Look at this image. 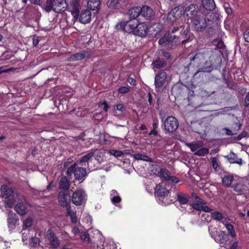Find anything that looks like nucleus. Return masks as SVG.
<instances>
[{
  "mask_svg": "<svg viewBox=\"0 0 249 249\" xmlns=\"http://www.w3.org/2000/svg\"><path fill=\"white\" fill-rule=\"evenodd\" d=\"M187 19L191 22L196 31H202L206 27V19L197 10L195 5L191 4L186 7Z\"/></svg>",
  "mask_w": 249,
  "mask_h": 249,
  "instance_id": "f257e3e1",
  "label": "nucleus"
},
{
  "mask_svg": "<svg viewBox=\"0 0 249 249\" xmlns=\"http://www.w3.org/2000/svg\"><path fill=\"white\" fill-rule=\"evenodd\" d=\"M0 192V196L3 199L4 203L7 207L12 208L16 202L21 200L17 190L7 185H2Z\"/></svg>",
  "mask_w": 249,
  "mask_h": 249,
  "instance_id": "f03ea898",
  "label": "nucleus"
},
{
  "mask_svg": "<svg viewBox=\"0 0 249 249\" xmlns=\"http://www.w3.org/2000/svg\"><path fill=\"white\" fill-rule=\"evenodd\" d=\"M44 9L48 12L53 10L55 13H61L68 9L65 0H46Z\"/></svg>",
  "mask_w": 249,
  "mask_h": 249,
  "instance_id": "7ed1b4c3",
  "label": "nucleus"
},
{
  "mask_svg": "<svg viewBox=\"0 0 249 249\" xmlns=\"http://www.w3.org/2000/svg\"><path fill=\"white\" fill-rule=\"evenodd\" d=\"M185 144L190 148L195 155L197 156H204L209 153V149L203 146V144L202 142H186Z\"/></svg>",
  "mask_w": 249,
  "mask_h": 249,
  "instance_id": "20e7f679",
  "label": "nucleus"
},
{
  "mask_svg": "<svg viewBox=\"0 0 249 249\" xmlns=\"http://www.w3.org/2000/svg\"><path fill=\"white\" fill-rule=\"evenodd\" d=\"M67 175L71 176L74 175L75 178L77 180H80L85 178L87 175L86 168L83 167L77 166L76 163H74L67 171Z\"/></svg>",
  "mask_w": 249,
  "mask_h": 249,
  "instance_id": "39448f33",
  "label": "nucleus"
},
{
  "mask_svg": "<svg viewBox=\"0 0 249 249\" xmlns=\"http://www.w3.org/2000/svg\"><path fill=\"white\" fill-rule=\"evenodd\" d=\"M169 191L167 190L163 183L158 184L155 188V195L157 198V201L161 205H166L168 202L164 201L165 197L168 196Z\"/></svg>",
  "mask_w": 249,
  "mask_h": 249,
  "instance_id": "423d86ee",
  "label": "nucleus"
},
{
  "mask_svg": "<svg viewBox=\"0 0 249 249\" xmlns=\"http://www.w3.org/2000/svg\"><path fill=\"white\" fill-rule=\"evenodd\" d=\"M139 21L137 19H130L127 21L121 22L116 26L117 30H123L125 32L134 34Z\"/></svg>",
  "mask_w": 249,
  "mask_h": 249,
  "instance_id": "0eeeda50",
  "label": "nucleus"
},
{
  "mask_svg": "<svg viewBox=\"0 0 249 249\" xmlns=\"http://www.w3.org/2000/svg\"><path fill=\"white\" fill-rule=\"evenodd\" d=\"M186 7L184 9L181 6H178L172 9L169 13L167 20L170 22H174L180 18L182 15L186 17Z\"/></svg>",
  "mask_w": 249,
  "mask_h": 249,
  "instance_id": "6e6552de",
  "label": "nucleus"
},
{
  "mask_svg": "<svg viewBox=\"0 0 249 249\" xmlns=\"http://www.w3.org/2000/svg\"><path fill=\"white\" fill-rule=\"evenodd\" d=\"M87 199V195L83 189H78L75 191L71 196L72 203L76 205L80 206L85 204Z\"/></svg>",
  "mask_w": 249,
  "mask_h": 249,
  "instance_id": "1a4fd4ad",
  "label": "nucleus"
},
{
  "mask_svg": "<svg viewBox=\"0 0 249 249\" xmlns=\"http://www.w3.org/2000/svg\"><path fill=\"white\" fill-rule=\"evenodd\" d=\"M164 130L167 132H173L178 126V120L173 116L168 117L164 121Z\"/></svg>",
  "mask_w": 249,
  "mask_h": 249,
  "instance_id": "9d476101",
  "label": "nucleus"
},
{
  "mask_svg": "<svg viewBox=\"0 0 249 249\" xmlns=\"http://www.w3.org/2000/svg\"><path fill=\"white\" fill-rule=\"evenodd\" d=\"M209 231L214 240L220 244L224 245L228 240V235L224 231H220L217 234L215 235V232H217V231H213L212 229L209 227Z\"/></svg>",
  "mask_w": 249,
  "mask_h": 249,
  "instance_id": "9b49d317",
  "label": "nucleus"
},
{
  "mask_svg": "<svg viewBox=\"0 0 249 249\" xmlns=\"http://www.w3.org/2000/svg\"><path fill=\"white\" fill-rule=\"evenodd\" d=\"M46 238L49 242V245L50 248L55 249L59 246L60 241L59 239L51 229L47 231Z\"/></svg>",
  "mask_w": 249,
  "mask_h": 249,
  "instance_id": "f8f14e48",
  "label": "nucleus"
},
{
  "mask_svg": "<svg viewBox=\"0 0 249 249\" xmlns=\"http://www.w3.org/2000/svg\"><path fill=\"white\" fill-rule=\"evenodd\" d=\"M160 177L166 181H171L172 183H177L179 179L175 176H171L170 172L165 169L162 168L159 173Z\"/></svg>",
  "mask_w": 249,
  "mask_h": 249,
  "instance_id": "ddd939ff",
  "label": "nucleus"
},
{
  "mask_svg": "<svg viewBox=\"0 0 249 249\" xmlns=\"http://www.w3.org/2000/svg\"><path fill=\"white\" fill-rule=\"evenodd\" d=\"M167 74L165 72H161L157 74L155 78V85L156 89L161 88L167 83Z\"/></svg>",
  "mask_w": 249,
  "mask_h": 249,
  "instance_id": "4468645a",
  "label": "nucleus"
},
{
  "mask_svg": "<svg viewBox=\"0 0 249 249\" xmlns=\"http://www.w3.org/2000/svg\"><path fill=\"white\" fill-rule=\"evenodd\" d=\"M148 29L146 24L144 22H139L134 35L142 37H144L147 34Z\"/></svg>",
  "mask_w": 249,
  "mask_h": 249,
  "instance_id": "2eb2a0df",
  "label": "nucleus"
},
{
  "mask_svg": "<svg viewBox=\"0 0 249 249\" xmlns=\"http://www.w3.org/2000/svg\"><path fill=\"white\" fill-rule=\"evenodd\" d=\"M80 8V0H72L70 6L69 7V10L70 12H71V14L75 18H78V14Z\"/></svg>",
  "mask_w": 249,
  "mask_h": 249,
  "instance_id": "dca6fc26",
  "label": "nucleus"
},
{
  "mask_svg": "<svg viewBox=\"0 0 249 249\" xmlns=\"http://www.w3.org/2000/svg\"><path fill=\"white\" fill-rule=\"evenodd\" d=\"M141 15L145 19L150 20L154 18L155 13L152 8L145 5L141 7Z\"/></svg>",
  "mask_w": 249,
  "mask_h": 249,
  "instance_id": "f3484780",
  "label": "nucleus"
},
{
  "mask_svg": "<svg viewBox=\"0 0 249 249\" xmlns=\"http://www.w3.org/2000/svg\"><path fill=\"white\" fill-rule=\"evenodd\" d=\"M68 194L64 191H60L58 194V199L59 205L62 207L70 206L68 202Z\"/></svg>",
  "mask_w": 249,
  "mask_h": 249,
  "instance_id": "a211bd4d",
  "label": "nucleus"
},
{
  "mask_svg": "<svg viewBox=\"0 0 249 249\" xmlns=\"http://www.w3.org/2000/svg\"><path fill=\"white\" fill-rule=\"evenodd\" d=\"M91 14L89 10H86L83 11L79 16V20L81 23L87 24L89 23L91 20Z\"/></svg>",
  "mask_w": 249,
  "mask_h": 249,
  "instance_id": "6ab92c4d",
  "label": "nucleus"
},
{
  "mask_svg": "<svg viewBox=\"0 0 249 249\" xmlns=\"http://www.w3.org/2000/svg\"><path fill=\"white\" fill-rule=\"evenodd\" d=\"M17 221L18 219L14 213H10L8 214V217L7 218V225L10 231L15 228Z\"/></svg>",
  "mask_w": 249,
  "mask_h": 249,
  "instance_id": "aec40b11",
  "label": "nucleus"
},
{
  "mask_svg": "<svg viewBox=\"0 0 249 249\" xmlns=\"http://www.w3.org/2000/svg\"><path fill=\"white\" fill-rule=\"evenodd\" d=\"M141 7H135L130 9L128 13V16L131 19H136V18L141 15Z\"/></svg>",
  "mask_w": 249,
  "mask_h": 249,
  "instance_id": "412c9836",
  "label": "nucleus"
},
{
  "mask_svg": "<svg viewBox=\"0 0 249 249\" xmlns=\"http://www.w3.org/2000/svg\"><path fill=\"white\" fill-rule=\"evenodd\" d=\"M110 199L112 203L116 206H119V204L121 201V198L118 192L114 190L110 191Z\"/></svg>",
  "mask_w": 249,
  "mask_h": 249,
  "instance_id": "4be33fe9",
  "label": "nucleus"
},
{
  "mask_svg": "<svg viewBox=\"0 0 249 249\" xmlns=\"http://www.w3.org/2000/svg\"><path fill=\"white\" fill-rule=\"evenodd\" d=\"M234 180V176L232 174H227L222 178V182L224 186L229 187L231 186Z\"/></svg>",
  "mask_w": 249,
  "mask_h": 249,
  "instance_id": "5701e85b",
  "label": "nucleus"
},
{
  "mask_svg": "<svg viewBox=\"0 0 249 249\" xmlns=\"http://www.w3.org/2000/svg\"><path fill=\"white\" fill-rule=\"evenodd\" d=\"M176 38V36H171L169 33L166 34L162 38H160L158 41L160 45H168L172 42Z\"/></svg>",
  "mask_w": 249,
  "mask_h": 249,
  "instance_id": "b1692460",
  "label": "nucleus"
},
{
  "mask_svg": "<svg viewBox=\"0 0 249 249\" xmlns=\"http://www.w3.org/2000/svg\"><path fill=\"white\" fill-rule=\"evenodd\" d=\"M59 187L61 191H64L65 192H67L69 189V181L66 177H63L61 178L59 183Z\"/></svg>",
  "mask_w": 249,
  "mask_h": 249,
  "instance_id": "393cba45",
  "label": "nucleus"
},
{
  "mask_svg": "<svg viewBox=\"0 0 249 249\" xmlns=\"http://www.w3.org/2000/svg\"><path fill=\"white\" fill-rule=\"evenodd\" d=\"M228 160L232 163H237L241 165L243 160L241 158H238L237 156L233 152H231L227 156Z\"/></svg>",
  "mask_w": 249,
  "mask_h": 249,
  "instance_id": "a878e982",
  "label": "nucleus"
},
{
  "mask_svg": "<svg viewBox=\"0 0 249 249\" xmlns=\"http://www.w3.org/2000/svg\"><path fill=\"white\" fill-rule=\"evenodd\" d=\"M89 55V54L87 52L78 53L71 56L69 58L68 60L70 61H78L84 58L86 56H88Z\"/></svg>",
  "mask_w": 249,
  "mask_h": 249,
  "instance_id": "bb28decb",
  "label": "nucleus"
},
{
  "mask_svg": "<svg viewBox=\"0 0 249 249\" xmlns=\"http://www.w3.org/2000/svg\"><path fill=\"white\" fill-rule=\"evenodd\" d=\"M124 4V0H109L107 6L110 8H119Z\"/></svg>",
  "mask_w": 249,
  "mask_h": 249,
  "instance_id": "cd10ccee",
  "label": "nucleus"
},
{
  "mask_svg": "<svg viewBox=\"0 0 249 249\" xmlns=\"http://www.w3.org/2000/svg\"><path fill=\"white\" fill-rule=\"evenodd\" d=\"M202 5L205 9L208 11L213 10L215 7L214 0H202Z\"/></svg>",
  "mask_w": 249,
  "mask_h": 249,
  "instance_id": "c85d7f7f",
  "label": "nucleus"
},
{
  "mask_svg": "<svg viewBox=\"0 0 249 249\" xmlns=\"http://www.w3.org/2000/svg\"><path fill=\"white\" fill-rule=\"evenodd\" d=\"M190 198V196L186 194L178 193L177 195V200L182 205L187 204Z\"/></svg>",
  "mask_w": 249,
  "mask_h": 249,
  "instance_id": "c756f323",
  "label": "nucleus"
},
{
  "mask_svg": "<svg viewBox=\"0 0 249 249\" xmlns=\"http://www.w3.org/2000/svg\"><path fill=\"white\" fill-rule=\"evenodd\" d=\"M15 210L21 215L25 214L27 212L26 206L22 202L18 203L15 207Z\"/></svg>",
  "mask_w": 249,
  "mask_h": 249,
  "instance_id": "7c9ffc66",
  "label": "nucleus"
},
{
  "mask_svg": "<svg viewBox=\"0 0 249 249\" xmlns=\"http://www.w3.org/2000/svg\"><path fill=\"white\" fill-rule=\"evenodd\" d=\"M66 211L67 214L70 217L72 223L75 224L78 222V218L76 215V212L71 210V206H67Z\"/></svg>",
  "mask_w": 249,
  "mask_h": 249,
  "instance_id": "2f4dec72",
  "label": "nucleus"
},
{
  "mask_svg": "<svg viewBox=\"0 0 249 249\" xmlns=\"http://www.w3.org/2000/svg\"><path fill=\"white\" fill-rule=\"evenodd\" d=\"M100 5V0H89L88 1V8L91 11L98 9Z\"/></svg>",
  "mask_w": 249,
  "mask_h": 249,
  "instance_id": "473e14b6",
  "label": "nucleus"
},
{
  "mask_svg": "<svg viewBox=\"0 0 249 249\" xmlns=\"http://www.w3.org/2000/svg\"><path fill=\"white\" fill-rule=\"evenodd\" d=\"M31 249H37L40 246V239L36 237H32L30 241Z\"/></svg>",
  "mask_w": 249,
  "mask_h": 249,
  "instance_id": "72a5a7b5",
  "label": "nucleus"
},
{
  "mask_svg": "<svg viewBox=\"0 0 249 249\" xmlns=\"http://www.w3.org/2000/svg\"><path fill=\"white\" fill-rule=\"evenodd\" d=\"M133 157L137 160H142L145 161L152 162V160L147 156L140 153L134 154Z\"/></svg>",
  "mask_w": 249,
  "mask_h": 249,
  "instance_id": "f704fd0d",
  "label": "nucleus"
},
{
  "mask_svg": "<svg viewBox=\"0 0 249 249\" xmlns=\"http://www.w3.org/2000/svg\"><path fill=\"white\" fill-rule=\"evenodd\" d=\"M94 155V153L90 152L84 155L79 161V164L82 166H84L86 162L90 160Z\"/></svg>",
  "mask_w": 249,
  "mask_h": 249,
  "instance_id": "c9c22d12",
  "label": "nucleus"
},
{
  "mask_svg": "<svg viewBox=\"0 0 249 249\" xmlns=\"http://www.w3.org/2000/svg\"><path fill=\"white\" fill-rule=\"evenodd\" d=\"M92 229H90L88 230V232L82 231L80 234V238L82 240L86 242H89L90 238L89 233L92 231Z\"/></svg>",
  "mask_w": 249,
  "mask_h": 249,
  "instance_id": "e433bc0d",
  "label": "nucleus"
},
{
  "mask_svg": "<svg viewBox=\"0 0 249 249\" xmlns=\"http://www.w3.org/2000/svg\"><path fill=\"white\" fill-rule=\"evenodd\" d=\"M222 222L224 224L225 227L227 229L231 236L233 238L235 237L236 236V234L234 230L233 226L231 224H230L229 223H224V222L223 221Z\"/></svg>",
  "mask_w": 249,
  "mask_h": 249,
  "instance_id": "4c0bfd02",
  "label": "nucleus"
},
{
  "mask_svg": "<svg viewBox=\"0 0 249 249\" xmlns=\"http://www.w3.org/2000/svg\"><path fill=\"white\" fill-rule=\"evenodd\" d=\"M103 249H117L115 243L112 240H108L103 245Z\"/></svg>",
  "mask_w": 249,
  "mask_h": 249,
  "instance_id": "58836bf2",
  "label": "nucleus"
},
{
  "mask_svg": "<svg viewBox=\"0 0 249 249\" xmlns=\"http://www.w3.org/2000/svg\"><path fill=\"white\" fill-rule=\"evenodd\" d=\"M152 65L154 71H156V70L163 67L165 65V63L163 60L159 59L154 61Z\"/></svg>",
  "mask_w": 249,
  "mask_h": 249,
  "instance_id": "ea45409f",
  "label": "nucleus"
},
{
  "mask_svg": "<svg viewBox=\"0 0 249 249\" xmlns=\"http://www.w3.org/2000/svg\"><path fill=\"white\" fill-rule=\"evenodd\" d=\"M205 204H206V202L204 200L201 203H193L191 204V206L193 209L197 211H202L203 205Z\"/></svg>",
  "mask_w": 249,
  "mask_h": 249,
  "instance_id": "a19ab883",
  "label": "nucleus"
},
{
  "mask_svg": "<svg viewBox=\"0 0 249 249\" xmlns=\"http://www.w3.org/2000/svg\"><path fill=\"white\" fill-rule=\"evenodd\" d=\"M233 188L238 193L241 194L244 190V185L242 183H237L233 186Z\"/></svg>",
  "mask_w": 249,
  "mask_h": 249,
  "instance_id": "79ce46f5",
  "label": "nucleus"
},
{
  "mask_svg": "<svg viewBox=\"0 0 249 249\" xmlns=\"http://www.w3.org/2000/svg\"><path fill=\"white\" fill-rule=\"evenodd\" d=\"M30 230L28 229L23 228L21 231V233L22 236V241L24 242L27 241L28 238V234H29Z\"/></svg>",
  "mask_w": 249,
  "mask_h": 249,
  "instance_id": "37998d69",
  "label": "nucleus"
},
{
  "mask_svg": "<svg viewBox=\"0 0 249 249\" xmlns=\"http://www.w3.org/2000/svg\"><path fill=\"white\" fill-rule=\"evenodd\" d=\"M104 152L103 150H99L95 156V159L98 162H101L103 160Z\"/></svg>",
  "mask_w": 249,
  "mask_h": 249,
  "instance_id": "c03bdc74",
  "label": "nucleus"
},
{
  "mask_svg": "<svg viewBox=\"0 0 249 249\" xmlns=\"http://www.w3.org/2000/svg\"><path fill=\"white\" fill-rule=\"evenodd\" d=\"M212 217L213 219L219 221H221L223 219L222 213L218 212L212 213Z\"/></svg>",
  "mask_w": 249,
  "mask_h": 249,
  "instance_id": "a18cd8bd",
  "label": "nucleus"
},
{
  "mask_svg": "<svg viewBox=\"0 0 249 249\" xmlns=\"http://www.w3.org/2000/svg\"><path fill=\"white\" fill-rule=\"evenodd\" d=\"M32 224H33L32 218L31 217H28L23 221V228L28 229V228H29L32 226Z\"/></svg>",
  "mask_w": 249,
  "mask_h": 249,
  "instance_id": "49530a36",
  "label": "nucleus"
},
{
  "mask_svg": "<svg viewBox=\"0 0 249 249\" xmlns=\"http://www.w3.org/2000/svg\"><path fill=\"white\" fill-rule=\"evenodd\" d=\"M109 153L110 155H113L115 157H121L123 154V152L121 151L113 150V149L109 150Z\"/></svg>",
  "mask_w": 249,
  "mask_h": 249,
  "instance_id": "de8ad7c7",
  "label": "nucleus"
},
{
  "mask_svg": "<svg viewBox=\"0 0 249 249\" xmlns=\"http://www.w3.org/2000/svg\"><path fill=\"white\" fill-rule=\"evenodd\" d=\"M11 243L7 241L2 240L0 242V249H6L10 247Z\"/></svg>",
  "mask_w": 249,
  "mask_h": 249,
  "instance_id": "09e8293b",
  "label": "nucleus"
},
{
  "mask_svg": "<svg viewBox=\"0 0 249 249\" xmlns=\"http://www.w3.org/2000/svg\"><path fill=\"white\" fill-rule=\"evenodd\" d=\"M129 87H122L118 89V91L121 93H126L129 91Z\"/></svg>",
  "mask_w": 249,
  "mask_h": 249,
  "instance_id": "8fccbe9b",
  "label": "nucleus"
},
{
  "mask_svg": "<svg viewBox=\"0 0 249 249\" xmlns=\"http://www.w3.org/2000/svg\"><path fill=\"white\" fill-rule=\"evenodd\" d=\"M192 198L194 199L196 203H201L202 201H204L195 193L192 194Z\"/></svg>",
  "mask_w": 249,
  "mask_h": 249,
  "instance_id": "3c124183",
  "label": "nucleus"
},
{
  "mask_svg": "<svg viewBox=\"0 0 249 249\" xmlns=\"http://www.w3.org/2000/svg\"><path fill=\"white\" fill-rule=\"evenodd\" d=\"M211 161L213 168L215 169H216L218 167V162L217 159L215 157L212 158Z\"/></svg>",
  "mask_w": 249,
  "mask_h": 249,
  "instance_id": "603ef678",
  "label": "nucleus"
},
{
  "mask_svg": "<svg viewBox=\"0 0 249 249\" xmlns=\"http://www.w3.org/2000/svg\"><path fill=\"white\" fill-rule=\"evenodd\" d=\"M224 8L226 12L228 14L230 15L232 14V11L231 7L229 6L228 4H224Z\"/></svg>",
  "mask_w": 249,
  "mask_h": 249,
  "instance_id": "864d4df0",
  "label": "nucleus"
},
{
  "mask_svg": "<svg viewBox=\"0 0 249 249\" xmlns=\"http://www.w3.org/2000/svg\"><path fill=\"white\" fill-rule=\"evenodd\" d=\"M101 105H104V108H103V110L107 112L108 110V109L109 108V106L107 105V104L106 101H104L103 102L100 103L99 106H101Z\"/></svg>",
  "mask_w": 249,
  "mask_h": 249,
  "instance_id": "5fc2aeb1",
  "label": "nucleus"
},
{
  "mask_svg": "<svg viewBox=\"0 0 249 249\" xmlns=\"http://www.w3.org/2000/svg\"><path fill=\"white\" fill-rule=\"evenodd\" d=\"M201 222L202 223L204 222L205 221L208 222V218H209V215L208 214H203L201 215Z\"/></svg>",
  "mask_w": 249,
  "mask_h": 249,
  "instance_id": "6e6d98bb",
  "label": "nucleus"
},
{
  "mask_svg": "<svg viewBox=\"0 0 249 249\" xmlns=\"http://www.w3.org/2000/svg\"><path fill=\"white\" fill-rule=\"evenodd\" d=\"M225 82L228 87L231 89H233L234 88V85L228 79H225Z\"/></svg>",
  "mask_w": 249,
  "mask_h": 249,
  "instance_id": "4d7b16f0",
  "label": "nucleus"
},
{
  "mask_svg": "<svg viewBox=\"0 0 249 249\" xmlns=\"http://www.w3.org/2000/svg\"><path fill=\"white\" fill-rule=\"evenodd\" d=\"M212 211V209H211L208 206L203 205V208H202V211L206 212V213H210Z\"/></svg>",
  "mask_w": 249,
  "mask_h": 249,
  "instance_id": "13d9d810",
  "label": "nucleus"
},
{
  "mask_svg": "<svg viewBox=\"0 0 249 249\" xmlns=\"http://www.w3.org/2000/svg\"><path fill=\"white\" fill-rule=\"evenodd\" d=\"M116 108L117 110L122 112L124 111L125 109L124 105L122 104H119L116 105Z\"/></svg>",
  "mask_w": 249,
  "mask_h": 249,
  "instance_id": "bf43d9fd",
  "label": "nucleus"
},
{
  "mask_svg": "<svg viewBox=\"0 0 249 249\" xmlns=\"http://www.w3.org/2000/svg\"><path fill=\"white\" fill-rule=\"evenodd\" d=\"M244 37L246 41L249 42V29L247 30L244 34Z\"/></svg>",
  "mask_w": 249,
  "mask_h": 249,
  "instance_id": "052dcab7",
  "label": "nucleus"
},
{
  "mask_svg": "<svg viewBox=\"0 0 249 249\" xmlns=\"http://www.w3.org/2000/svg\"><path fill=\"white\" fill-rule=\"evenodd\" d=\"M245 105L246 107L249 105V92L246 96L245 100Z\"/></svg>",
  "mask_w": 249,
  "mask_h": 249,
  "instance_id": "680f3d73",
  "label": "nucleus"
},
{
  "mask_svg": "<svg viewBox=\"0 0 249 249\" xmlns=\"http://www.w3.org/2000/svg\"><path fill=\"white\" fill-rule=\"evenodd\" d=\"M225 133L227 135H233L235 133L233 132L230 129H229L228 128H225Z\"/></svg>",
  "mask_w": 249,
  "mask_h": 249,
  "instance_id": "e2e57ef3",
  "label": "nucleus"
},
{
  "mask_svg": "<svg viewBox=\"0 0 249 249\" xmlns=\"http://www.w3.org/2000/svg\"><path fill=\"white\" fill-rule=\"evenodd\" d=\"M128 82L131 85L134 86L136 84V80L133 78H129L128 79Z\"/></svg>",
  "mask_w": 249,
  "mask_h": 249,
  "instance_id": "0e129e2a",
  "label": "nucleus"
},
{
  "mask_svg": "<svg viewBox=\"0 0 249 249\" xmlns=\"http://www.w3.org/2000/svg\"><path fill=\"white\" fill-rule=\"evenodd\" d=\"M72 232L74 234L76 235L80 232L79 229L77 227H74L72 230Z\"/></svg>",
  "mask_w": 249,
  "mask_h": 249,
  "instance_id": "69168bd1",
  "label": "nucleus"
},
{
  "mask_svg": "<svg viewBox=\"0 0 249 249\" xmlns=\"http://www.w3.org/2000/svg\"><path fill=\"white\" fill-rule=\"evenodd\" d=\"M240 137L243 139V138L247 137L248 135V133L246 132L245 131H242L240 134Z\"/></svg>",
  "mask_w": 249,
  "mask_h": 249,
  "instance_id": "338daca9",
  "label": "nucleus"
},
{
  "mask_svg": "<svg viewBox=\"0 0 249 249\" xmlns=\"http://www.w3.org/2000/svg\"><path fill=\"white\" fill-rule=\"evenodd\" d=\"M238 245V243L237 241L234 242L231 247V249H236Z\"/></svg>",
  "mask_w": 249,
  "mask_h": 249,
  "instance_id": "774afa93",
  "label": "nucleus"
}]
</instances>
